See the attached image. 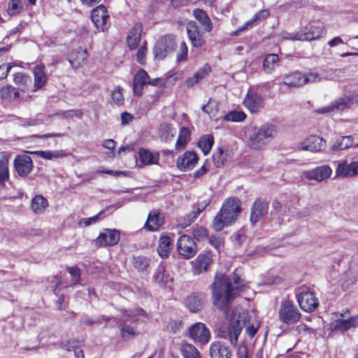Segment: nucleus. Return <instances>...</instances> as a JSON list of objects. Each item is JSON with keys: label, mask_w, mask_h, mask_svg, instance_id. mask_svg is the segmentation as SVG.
I'll use <instances>...</instances> for the list:
<instances>
[{"label": "nucleus", "mask_w": 358, "mask_h": 358, "mask_svg": "<svg viewBox=\"0 0 358 358\" xmlns=\"http://www.w3.org/2000/svg\"><path fill=\"white\" fill-rule=\"evenodd\" d=\"M222 274L217 272L212 284L213 302L220 310H227L228 304L248 287V282L236 272Z\"/></svg>", "instance_id": "f257e3e1"}, {"label": "nucleus", "mask_w": 358, "mask_h": 358, "mask_svg": "<svg viewBox=\"0 0 358 358\" xmlns=\"http://www.w3.org/2000/svg\"><path fill=\"white\" fill-rule=\"evenodd\" d=\"M276 133V127L273 124L249 128L245 132L247 145L254 150H262L274 138Z\"/></svg>", "instance_id": "f03ea898"}, {"label": "nucleus", "mask_w": 358, "mask_h": 358, "mask_svg": "<svg viewBox=\"0 0 358 358\" xmlns=\"http://www.w3.org/2000/svg\"><path fill=\"white\" fill-rule=\"evenodd\" d=\"M184 335L200 347L206 346L211 339L210 329L205 323L201 322H196L190 324L187 328Z\"/></svg>", "instance_id": "7ed1b4c3"}, {"label": "nucleus", "mask_w": 358, "mask_h": 358, "mask_svg": "<svg viewBox=\"0 0 358 358\" xmlns=\"http://www.w3.org/2000/svg\"><path fill=\"white\" fill-rule=\"evenodd\" d=\"M243 327V320L241 319L240 316L236 317L234 312L228 325L221 327L220 336L228 340L232 346H236Z\"/></svg>", "instance_id": "20e7f679"}, {"label": "nucleus", "mask_w": 358, "mask_h": 358, "mask_svg": "<svg viewBox=\"0 0 358 358\" xmlns=\"http://www.w3.org/2000/svg\"><path fill=\"white\" fill-rule=\"evenodd\" d=\"M278 317L282 322L290 325L300 320L301 313L292 301L285 300L280 303Z\"/></svg>", "instance_id": "39448f33"}, {"label": "nucleus", "mask_w": 358, "mask_h": 358, "mask_svg": "<svg viewBox=\"0 0 358 358\" xmlns=\"http://www.w3.org/2000/svg\"><path fill=\"white\" fill-rule=\"evenodd\" d=\"M358 101V96L352 93L341 97L330 105L315 110L317 113H328L335 111L343 110L345 108H350L352 105Z\"/></svg>", "instance_id": "423d86ee"}, {"label": "nucleus", "mask_w": 358, "mask_h": 358, "mask_svg": "<svg viewBox=\"0 0 358 358\" xmlns=\"http://www.w3.org/2000/svg\"><path fill=\"white\" fill-rule=\"evenodd\" d=\"M297 301L300 308L306 312L315 310L319 305L318 299L315 297V294L305 288L299 289Z\"/></svg>", "instance_id": "0eeeda50"}, {"label": "nucleus", "mask_w": 358, "mask_h": 358, "mask_svg": "<svg viewBox=\"0 0 358 358\" xmlns=\"http://www.w3.org/2000/svg\"><path fill=\"white\" fill-rule=\"evenodd\" d=\"M206 301V294L199 292H192L185 298L184 306L191 313H197L203 308Z\"/></svg>", "instance_id": "6e6552de"}, {"label": "nucleus", "mask_w": 358, "mask_h": 358, "mask_svg": "<svg viewBox=\"0 0 358 358\" xmlns=\"http://www.w3.org/2000/svg\"><path fill=\"white\" fill-rule=\"evenodd\" d=\"M326 148V141L317 135H311L301 141L298 149L306 150L312 152H320L324 150Z\"/></svg>", "instance_id": "1a4fd4ad"}, {"label": "nucleus", "mask_w": 358, "mask_h": 358, "mask_svg": "<svg viewBox=\"0 0 358 358\" xmlns=\"http://www.w3.org/2000/svg\"><path fill=\"white\" fill-rule=\"evenodd\" d=\"M120 239V231L115 229H104L95 239V243L99 247L113 246L118 243Z\"/></svg>", "instance_id": "9d476101"}, {"label": "nucleus", "mask_w": 358, "mask_h": 358, "mask_svg": "<svg viewBox=\"0 0 358 358\" xmlns=\"http://www.w3.org/2000/svg\"><path fill=\"white\" fill-rule=\"evenodd\" d=\"M177 250L185 258H191L196 252V243L190 236L183 235L178 241Z\"/></svg>", "instance_id": "9b49d317"}, {"label": "nucleus", "mask_w": 358, "mask_h": 358, "mask_svg": "<svg viewBox=\"0 0 358 358\" xmlns=\"http://www.w3.org/2000/svg\"><path fill=\"white\" fill-rule=\"evenodd\" d=\"M241 212L240 201L236 199H228L222 204L220 213L234 223Z\"/></svg>", "instance_id": "f8f14e48"}, {"label": "nucleus", "mask_w": 358, "mask_h": 358, "mask_svg": "<svg viewBox=\"0 0 358 358\" xmlns=\"http://www.w3.org/2000/svg\"><path fill=\"white\" fill-rule=\"evenodd\" d=\"M199 157L193 151H186L176 161V166L180 171L192 170L197 164Z\"/></svg>", "instance_id": "ddd939ff"}, {"label": "nucleus", "mask_w": 358, "mask_h": 358, "mask_svg": "<svg viewBox=\"0 0 358 358\" xmlns=\"http://www.w3.org/2000/svg\"><path fill=\"white\" fill-rule=\"evenodd\" d=\"M186 31L192 45L200 48L205 43L203 33L194 21H189L186 25Z\"/></svg>", "instance_id": "4468645a"}, {"label": "nucleus", "mask_w": 358, "mask_h": 358, "mask_svg": "<svg viewBox=\"0 0 358 358\" xmlns=\"http://www.w3.org/2000/svg\"><path fill=\"white\" fill-rule=\"evenodd\" d=\"M149 76L145 71L141 69L134 76L133 83L134 93L137 96L142 94L143 86L146 84L151 85H157V78L149 80Z\"/></svg>", "instance_id": "2eb2a0df"}, {"label": "nucleus", "mask_w": 358, "mask_h": 358, "mask_svg": "<svg viewBox=\"0 0 358 358\" xmlns=\"http://www.w3.org/2000/svg\"><path fill=\"white\" fill-rule=\"evenodd\" d=\"M91 19L98 29L104 31L107 21L109 19L106 8L103 5H100L94 8L91 13Z\"/></svg>", "instance_id": "dca6fc26"}, {"label": "nucleus", "mask_w": 358, "mask_h": 358, "mask_svg": "<svg viewBox=\"0 0 358 358\" xmlns=\"http://www.w3.org/2000/svg\"><path fill=\"white\" fill-rule=\"evenodd\" d=\"M336 174L341 178H351L358 175V161L348 163L343 160L338 164Z\"/></svg>", "instance_id": "f3484780"}, {"label": "nucleus", "mask_w": 358, "mask_h": 358, "mask_svg": "<svg viewBox=\"0 0 358 358\" xmlns=\"http://www.w3.org/2000/svg\"><path fill=\"white\" fill-rule=\"evenodd\" d=\"M14 167L17 174L27 176L33 169V162L28 155H18L14 159Z\"/></svg>", "instance_id": "a211bd4d"}, {"label": "nucleus", "mask_w": 358, "mask_h": 358, "mask_svg": "<svg viewBox=\"0 0 358 358\" xmlns=\"http://www.w3.org/2000/svg\"><path fill=\"white\" fill-rule=\"evenodd\" d=\"M324 27L321 25L308 24L299 31V41H311L319 38L324 33Z\"/></svg>", "instance_id": "6ab92c4d"}, {"label": "nucleus", "mask_w": 358, "mask_h": 358, "mask_svg": "<svg viewBox=\"0 0 358 358\" xmlns=\"http://www.w3.org/2000/svg\"><path fill=\"white\" fill-rule=\"evenodd\" d=\"M331 173V167L328 165H324L304 172V176L308 180L322 182L329 178Z\"/></svg>", "instance_id": "aec40b11"}, {"label": "nucleus", "mask_w": 358, "mask_h": 358, "mask_svg": "<svg viewBox=\"0 0 358 358\" xmlns=\"http://www.w3.org/2000/svg\"><path fill=\"white\" fill-rule=\"evenodd\" d=\"M243 103L251 113H256L263 107L264 99L261 95L251 92L247 94Z\"/></svg>", "instance_id": "412c9836"}, {"label": "nucleus", "mask_w": 358, "mask_h": 358, "mask_svg": "<svg viewBox=\"0 0 358 358\" xmlns=\"http://www.w3.org/2000/svg\"><path fill=\"white\" fill-rule=\"evenodd\" d=\"M268 205L265 201L257 199L251 208L250 221L255 224L268 212Z\"/></svg>", "instance_id": "4be33fe9"}, {"label": "nucleus", "mask_w": 358, "mask_h": 358, "mask_svg": "<svg viewBox=\"0 0 358 358\" xmlns=\"http://www.w3.org/2000/svg\"><path fill=\"white\" fill-rule=\"evenodd\" d=\"M210 355L211 358H231V352L221 341H215L210 344Z\"/></svg>", "instance_id": "5701e85b"}, {"label": "nucleus", "mask_w": 358, "mask_h": 358, "mask_svg": "<svg viewBox=\"0 0 358 358\" xmlns=\"http://www.w3.org/2000/svg\"><path fill=\"white\" fill-rule=\"evenodd\" d=\"M45 69V67L43 64H38L33 69L34 92L41 89L47 83L48 77Z\"/></svg>", "instance_id": "b1692460"}, {"label": "nucleus", "mask_w": 358, "mask_h": 358, "mask_svg": "<svg viewBox=\"0 0 358 358\" xmlns=\"http://www.w3.org/2000/svg\"><path fill=\"white\" fill-rule=\"evenodd\" d=\"M9 155L7 152H0V187H4L6 182L9 180Z\"/></svg>", "instance_id": "393cba45"}, {"label": "nucleus", "mask_w": 358, "mask_h": 358, "mask_svg": "<svg viewBox=\"0 0 358 358\" xmlns=\"http://www.w3.org/2000/svg\"><path fill=\"white\" fill-rule=\"evenodd\" d=\"M142 31L143 27L140 23L135 24L132 29L129 31L127 41L128 47L130 49H135L139 45V43L141 40Z\"/></svg>", "instance_id": "a878e982"}, {"label": "nucleus", "mask_w": 358, "mask_h": 358, "mask_svg": "<svg viewBox=\"0 0 358 358\" xmlns=\"http://www.w3.org/2000/svg\"><path fill=\"white\" fill-rule=\"evenodd\" d=\"M174 38L171 34L162 36L158 41V57H164L174 48Z\"/></svg>", "instance_id": "bb28decb"}, {"label": "nucleus", "mask_w": 358, "mask_h": 358, "mask_svg": "<svg viewBox=\"0 0 358 358\" xmlns=\"http://www.w3.org/2000/svg\"><path fill=\"white\" fill-rule=\"evenodd\" d=\"M270 15V12L268 9H264L258 11L254 15L250 20L247 21L244 25L239 27L236 31L234 32V35H238L239 32L247 30L250 27L258 24L263 20L266 19Z\"/></svg>", "instance_id": "cd10ccee"}, {"label": "nucleus", "mask_w": 358, "mask_h": 358, "mask_svg": "<svg viewBox=\"0 0 358 358\" xmlns=\"http://www.w3.org/2000/svg\"><path fill=\"white\" fill-rule=\"evenodd\" d=\"M0 97L1 99L8 102L19 103L21 101L19 91L10 85L3 86L0 90Z\"/></svg>", "instance_id": "c85d7f7f"}, {"label": "nucleus", "mask_w": 358, "mask_h": 358, "mask_svg": "<svg viewBox=\"0 0 358 358\" xmlns=\"http://www.w3.org/2000/svg\"><path fill=\"white\" fill-rule=\"evenodd\" d=\"M87 57V50L79 48L77 50H73L69 55V61L74 69H78L85 62Z\"/></svg>", "instance_id": "c756f323"}, {"label": "nucleus", "mask_w": 358, "mask_h": 358, "mask_svg": "<svg viewBox=\"0 0 358 358\" xmlns=\"http://www.w3.org/2000/svg\"><path fill=\"white\" fill-rule=\"evenodd\" d=\"M158 254L162 258L167 257L173 247V240L166 234H162L158 241Z\"/></svg>", "instance_id": "7c9ffc66"}, {"label": "nucleus", "mask_w": 358, "mask_h": 358, "mask_svg": "<svg viewBox=\"0 0 358 358\" xmlns=\"http://www.w3.org/2000/svg\"><path fill=\"white\" fill-rule=\"evenodd\" d=\"M354 140L352 136H342L338 138L330 147L333 152L345 150L353 146Z\"/></svg>", "instance_id": "2f4dec72"}, {"label": "nucleus", "mask_w": 358, "mask_h": 358, "mask_svg": "<svg viewBox=\"0 0 358 358\" xmlns=\"http://www.w3.org/2000/svg\"><path fill=\"white\" fill-rule=\"evenodd\" d=\"M193 16L199 22L206 31L210 32L213 29V24L207 13L202 9L196 8L193 10Z\"/></svg>", "instance_id": "473e14b6"}, {"label": "nucleus", "mask_w": 358, "mask_h": 358, "mask_svg": "<svg viewBox=\"0 0 358 358\" xmlns=\"http://www.w3.org/2000/svg\"><path fill=\"white\" fill-rule=\"evenodd\" d=\"M180 350L183 358H201L200 353L194 344L183 341Z\"/></svg>", "instance_id": "72a5a7b5"}, {"label": "nucleus", "mask_w": 358, "mask_h": 358, "mask_svg": "<svg viewBox=\"0 0 358 358\" xmlns=\"http://www.w3.org/2000/svg\"><path fill=\"white\" fill-rule=\"evenodd\" d=\"M190 140V131L187 127H182L177 141L175 145V150L176 152L185 148L187 143Z\"/></svg>", "instance_id": "f704fd0d"}, {"label": "nucleus", "mask_w": 358, "mask_h": 358, "mask_svg": "<svg viewBox=\"0 0 358 358\" xmlns=\"http://www.w3.org/2000/svg\"><path fill=\"white\" fill-rule=\"evenodd\" d=\"M303 73L294 72L284 77L282 83L285 85L292 87H301L303 86Z\"/></svg>", "instance_id": "c9c22d12"}, {"label": "nucleus", "mask_w": 358, "mask_h": 358, "mask_svg": "<svg viewBox=\"0 0 358 358\" xmlns=\"http://www.w3.org/2000/svg\"><path fill=\"white\" fill-rule=\"evenodd\" d=\"M48 206V201L41 195H36L31 200V210L36 214L43 213Z\"/></svg>", "instance_id": "e433bc0d"}, {"label": "nucleus", "mask_w": 358, "mask_h": 358, "mask_svg": "<svg viewBox=\"0 0 358 358\" xmlns=\"http://www.w3.org/2000/svg\"><path fill=\"white\" fill-rule=\"evenodd\" d=\"M358 324L357 317H351L348 319H338L336 321V329L341 331H347L351 328H355Z\"/></svg>", "instance_id": "4c0bfd02"}, {"label": "nucleus", "mask_w": 358, "mask_h": 358, "mask_svg": "<svg viewBox=\"0 0 358 358\" xmlns=\"http://www.w3.org/2000/svg\"><path fill=\"white\" fill-rule=\"evenodd\" d=\"M279 57L276 54H268L265 57L263 63L264 71L266 73H271L278 66Z\"/></svg>", "instance_id": "58836bf2"}, {"label": "nucleus", "mask_w": 358, "mask_h": 358, "mask_svg": "<svg viewBox=\"0 0 358 358\" xmlns=\"http://www.w3.org/2000/svg\"><path fill=\"white\" fill-rule=\"evenodd\" d=\"M232 224L231 221L222 215L221 213H218L213 220L212 227L216 231H222L225 227Z\"/></svg>", "instance_id": "ea45409f"}, {"label": "nucleus", "mask_w": 358, "mask_h": 358, "mask_svg": "<svg viewBox=\"0 0 358 358\" xmlns=\"http://www.w3.org/2000/svg\"><path fill=\"white\" fill-rule=\"evenodd\" d=\"M122 313L125 315L126 317L123 320V322H133L134 321L138 320L141 317H144L145 315V311L141 308L131 310H122Z\"/></svg>", "instance_id": "a19ab883"}, {"label": "nucleus", "mask_w": 358, "mask_h": 358, "mask_svg": "<svg viewBox=\"0 0 358 358\" xmlns=\"http://www.w3.org/2000/svg\"><path fill=\"white\" fill-rule=\"evenodd\" d=\"M212 262V256L210 252L201 253L196 257L194 266L195 268H208Z\"/></svg>", "instance_id": "79ce46f5"}, {"label": "nucleus", "mask_w": 358, "mask_h": 358, "mask_svg": "<svg viewBox=\"0 0 358 358\" xmlns=\"http://www.w3.org/2000/svg\"><path fill=\"white\" fill-rule=\"evenodd\" d=\"M210 71V66L206 64L201 69H199L192 77H189L186 80V85H192V80H195V82H200L204 78Z\"/></svg>", "instance_id": "37998d69"}, {"label": "nucleus", "mask_w": 358, "mask_h": 358, "mask_svg": "<svg viewBox=\"0 0 358 358\" xmlns=\"http://www.w3.org/2000/svg\"><path fill=\"white\" fill-rule=\"evenodd\" d=\"M33 154L37 155L38 157H42L45 159L52 160L58 158H62L65 156L64 152L63 150H40L36 151L33 152Z\"/></svg>", "instance_id": "c03bdc74"}, {"label": "nucleus", "mask_w": 358, "mask_h": 358, "mask_svg": "<svg viewBox=\"0 0 358 358\" xmlns=\"http://www.w3.org/2000/svg\"><path fill=\"white\" fill-rule=\"evenodd\" d=\"M213 145V138L211 135H206L202 136L198 142V146L205 155L209 153Z\"/></svg>", "instance_id": "a18cd8bd"}, {"label": "nucleus", "mask_w": 358, "mask_h": 358, "mask_svg": "<svg viewBox=\"0 0 358 358\" xmlns=\"http://www.w3.org/2000/svg\"><path fill=\"white\" fill-rule=\"evenodd\" d=\"M158 133H159V137L162 141H168L173 137L175 131L171 125L164 123L160 125Z\"/></svg>", "instance_id": "49530a36"}, {"label": "nucleus", "mask_w": 358, "mask_h": 358, "mask_svg": "<svg viewBox=\"0 0 358 358\" xmlns=\"http://www.w3.org/2000/svg\"><path fill=\"white\" fill-rule=\"evenodd\" d=\"M138 155L141 162L144 165L155 164V156L148 150L141 148L138 151Z\"/></svg>", "instance_id": "de8ad7c7"}, {"label": "nucleus", "mask_w": 358, "mask_h": 358, "mask_svg": "<svg viewBox=\"0 0 358 358\" xmlns=\"http://www.w3.org/2000/svg\"><path fill=\"white\" fill-rule=\"evenodd\" d=\"M202 110L207 113L209 117L211 119L215 117L218 111L217 103L215 101L210 99L206 105L202 106Z\"/></svg>", "instance_id": "09e8293b"}, {"label": "nucleus", "mask_w": 358, "mask_h": 358, "mask_svg": "<svg viewBox=\"0 0 358 358\" xmlns=\"http://www.w3.org/2000/svg\"><path fill=\"white\" fill-rule=\"evenodd\" d=\"M143 228L148 231H155L157 229V211L150 212Z\"/></svg>", "instance_id": "8fccbe9b"}, {"label": "nucleus", "mask_w": 358, "mask_h": 358, "mask_svg": "<svg viewBox=\"0 0 358 358\" xmlns=\"http://www.w3.org/2000/svg\"><path fill=\"white\" fill-rule=\"evenodd\" d=\"M23 10L22 0H10L8 6V12L10 15H16Z\"/></svg>", "instance_id": "3c124183"}, {"label": "nucleus", "mask_w": 358, "mask_h": 358, "mask_svg": "<svg viewBox=\"0 0 358 358\" xmlns=\"http://www.w3.org/2000/svg\"><path fill=\"white\" fill-rule=\"evenodd\" d=\"M14 83L18 85L21 92H25L27 90L28 78L22 73H17L14 75Z\"/></svg>", "instance_id": "603ef678"}, {"label": "nucleus", "mask_w": 358, "mask_h": 358, "mask_svg": "<svg viewBox=\"0 0 358 358\" xmlns=\"http://www.w3.org/2000/svg\"><path fill=\"white\" fill-rule=\"evenodd\" d=\"M245 114L242 111H231L224 115V120L228 122H241L245 118Z\"/></svg>", "instance_id": "864d4df0"}, {"label": "nucleus", "mask_w": 358, "mask_h": 358, "mask_svg": "<svg viewBox=\"0 0 358 358\" xmlns=\"http://www.w3.org/2000/svg\"><path fill=\"white\" fill-rule=\"evenodd\" d=\"M213 161L217 167H220L224 165L226 161V155L222 149L219 148L213 153Z\"/></svg>", "instance_id": "5fc2aeb1"}, {"label": "nucleus", "mask_w": 358, "mask_h": 358, "mask_svg": "<svg viewBox=\"0 0 358 358\" xmlns=\"http://www.w3.org/2000/svg\"><path fill=\"white\" fill-rule=\"evenodd\" d=\"M303 86L306 84H311L320 82L321 77L317 73L310 72L303 73Z\"/></svg>", "instance_id": "6e6d98bb"}, {"label": "nucleus", "mask_w": 358, "mask_h": 358, "mask_svg": "<svg viewBox=\"0 0 358 358\" xmlns=\"http://www.w3.org/2000/svg\"><path fill=\"white\" fill-rule=\"evenodd\" d=\"M187 47L184 41H181L179 45V49L176 56V62H181L187 59Z\"/></svg>", "instance_id": "4d7b16f0"}, {"label": "nucleus", "mask_w": 358, "mask_h": 358, "mask_svg": "<svg viewBox=\"0 0 358 358\" xmlns=\"http://www.w3.org/2000/svg\"><path fill=\"white\" fill-rule=\"evenodd\" d=\"M182 326L181 320H171L166 326L167 330L173 334L178 332Z\"/></svg>", "instance_id": "13d9d810"}, {"label": "nucleus", "mask_w": 358, "mask_h": 358, "mask_svg": "<svg viewBox=\"0 0 358 358\" xmlns=\"http://www.w3.org/2000/svg\"><path fill=\"white\" fill-rule=\"evenodd\" d=\"M59 114L65 119H72L73 117L81 119L83 115V113L81 110H68L62 111Z\"/></svg>", "instance_id": "bf43d9fd"}, {"label": "nucleus", "mask_w": 358, "mask_h": 358, "mask_svg": "<svg viewBox=\"0 0 358 358\" xmlns=\"http://www.w3.org/2000/svg\"><path fill=\"white\" fill-rule=\"evenodd\" d=\"M194 213L195 212L192 211L189 214L186 215L185 217L180 219L178 222V227L184 229L189 226L196 220V218H193V215Z\"/></svg>", "instance_id": "052dcab7"}, {"label": "nucleus", "mask_w": 358, "mask_h": 358, "mask_svg": "<svg viewBox=\"0 0 358 358\" xmlns=\"http://www.w3.org/2000/svg\"><path fill=\"white\" fill-rule=\"evenodd\" d=\"M103 213H104L103 211H101L99 213H98L97 215H96L93 217L83 218L79 221L78 225L80 227H88V226L91 225L92 224L96 222L97 220H99V216Z\"/></svg>", "instance_id": "680f3d73"}, {"label": "nucleus", "mask_w": 358, "mask_h": 358, "mask_svg": "<svg viewBox=\"0 0 358 358\" xmlns=\"http://www.w3.org/2000/svg\"><path fill=\"white\" fill-rule=\"evenodd\" d=\"M193 236L197 241H203L208 236V231L203 227H196L193 231Z\"/></svg>", "instance_id": "e2e57ef3"}, {"label": "nucleus", "mask_w": 358, "mask_h": 358, "mask_svg": "<svg viewBox=\"0 0 358 358\" xmlns=\"http://www.w3.org/2000/svg\"><path fill=\"white\" fill-rule=\"evenodd\" d=\"M111 97L113 102L117 106H122L124 103V98L122 93V90L119 87L117 90L111 93Z\"/></svg>", "instance_id": "0e129e2a"}, {"label": "nucleus", "mask_w": 358, "mask_h": 358, "mask_svg": "<svg viewBox=\"0 0 358 358\" xmlns=\"http://www.w3.org/2000/svg\"><path fill=\"white\" fill-rule=\"evenodd\" d=\"M134 264L136 268H146L149 266L148 259L144 257H134Z\"/></svg>", "instance_id": "69168bd1"}, {"label": "nucleus", "mask_w": 358, "mask_h": 358, "mask_svg": "<svg viewBox=\"0 0 358 358\" xmlns=\"http://www.w3.org/2000/svg\"><path fill=\"white\" fill-rule=\"evenodd\" d=\"M259 322L258 321H255V322L246 327L245 333L249 336L250 338H252L256 334L257 330L259 329Z\"/></svg>", "instance_id": "338daca9"}, {"label": "nucleus", "mask_w": 358, "mask_h": 358, "mask_svg": "<svg viewBox=\"0 0 358 358\" xmlns=\"http://www.w3.org/2000/svg\"><path fill=\"white\" fill-rule=\"evenodd\" d=\"M210 243L213 247L219 250L223 247L224 241L220 236H212L210 238Z\"/></svg>", "instance_id": "774afa93"}]
</instances>
